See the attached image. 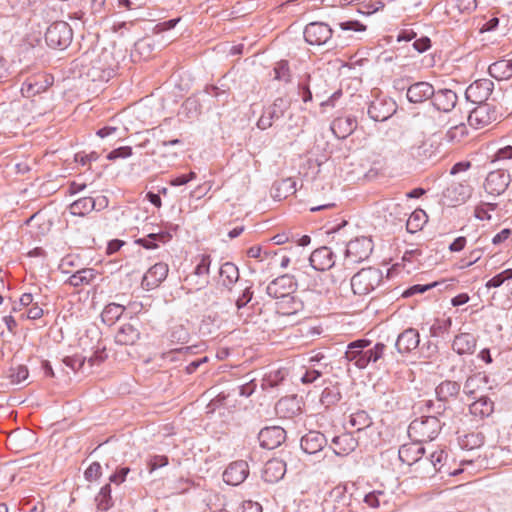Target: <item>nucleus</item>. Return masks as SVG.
<instances>
[{
    "mask_svg": "<svg viewBox=\"0 0 512 512\" xmlns=\"http://www.w3.org/2000/svg\"><path fill=\"white\" fill-rule=\"evenodd\" d=\"M433 107L440 112L449 113L451 112L458 101L457 94L447 88L435 90V95L432 97Z\"/></svg>",
    "mask_w": 512,
    "mask_h": 512,
    "instance_id": "a211bd4d",
    "label": "nucleus"
},
{
    "mask_svg": "<svg viewBox=\"0 0 512 512\" xmlns=\"http://www.w3.org/2000/svg\"><path fill=\"white\" fill-rule=\"evenodd\" d=\"M427 221V215L425 211L419 209L415 210L409 217L406 223V228L409 233H415L422 229L423 225Z\"/></svg>",
    "mask_w": 512,
    "mask_h": 512,
    "instance_id": "ea45409f",
    "label": "nucleus"
},
{
    "mask_svg": "<svg viewBox=\"0 0 512 512\" xmlns=\"http://www.w3.org/2000/svg\"><path fill=\"white\" fill-rule=\"evenodd\" d=\"M442 425L444 423L435 415L421 416L410 423L408 434L417 443L432 441L438 436Z\"/></svg>",
    "mask_w": 512,
    "mask_h": 512,
    "instance_id": "f03ea898",
    "label": "nucleus"
},
{
    "mask_svg": "<svg viewBox=\"0 0 512 512\" xmlns=\"http://www.w3.org/2000/svg\"><path fill=\"white\" fill-rule=\"evenodd\" d=\"M304 39L310 45H325L332 38L333 30L324 22H311L304 29Z\"/></svg>",
    "mask_w": 512,
    "mask_h": 512,
    "instance_id": "6e6552de",
    "label": "nucleus"
},
{
    "mask_svg": "<svg viewBox=\"0 0 512 512\" xmlns=\"http://www.w3.org/2000/svg\"><path fill=\"white\" fill-rule=\"evenodd\" d=\"M330 128L338 139H345L357 128V120L354 116L337 117Z\"/></svg>",
    "mask_w": 512,
    "mask_h": 512,
    "instance_id": "5701e85b",
    "label": "nucleus"
},
{
    "mask_svg": "<svg viewBox=\"0 0 512 512\" xmlns=\"http://www.w3.org/2000/svg\"><path fill=\"white\" fill-rule=\"evenodd\" d=\"M240 512H262V506L252 500L243 501Z\"/></svg>",
    "mask_w": 512,
    "mask_h": 512,
    "instance_id": "774afa93",
    "label": "nucleus"
},
{
    "mask_svg": "<svg viewBox=\"0 0 512 512\" xmlns=\"http://www.w3.org/2000/svg\"><path fill=\"white\" fill-rule=\"evenodd\" d=\"M284 380V374L282 371L271 372L263 378L262 388H274L277 387Z\"/></svg>",
    "mask_w": 512,
    "mask_h": 512,
    "instance_id": "a18cd8bd",
    "label": "nucleus"
},
{
    "mask_svg": "<svg viewBox=\"0 0 512 512\" xmlns=\"http://www.w3.org/2000/svg\"><path fill=\"white\" fill-rule=\"evenodd\" d=\"M102 475V467L100 463L93 462L90 466L85 470L84 476L88 481L98 480Z\"/></svg>",
    "mask_w": 512,
    "mask_h": 512,
    "instance_id": "13d9d810",
    "label": "nucleus"
},
{
    "mask_svg": "<svg viewBox=\"0 0 512 512\" xmlns=\"http://www.w3.org/2000/svg\"><path fill=\"white\" fill-rule=\"evenodd\" d=\"M95 501L97 508L103 511H107L113 506L110 484H106L100 489L99 493L95 497Z\"/></svg>",
    "mask_w": 512,
    "mask_h": 512,
    "instance_id": "a19ab883",
    "label": "nucleus"
},
{
    "mask_svg": "<svg viewBox=\"0 0 512 512\" xmlns=\"http://www.w3.org/2000/svg\"><path fill=\"white\" fill-rule=\"evenodd\" d=\"M460 383L452 380L442 381L435 389L438 402L448 403L451 399H456L460 393Z\"/></svg>",
    "mask_w": 512,
    "mask_h": 512,
    "instance_id": "cd10ccee",
    "label": "nucleus"
},
{
    "mask_svg": "<svg viewBox=\"0 0 512 512\" xmlns=\"http://www.w3.org/2000/svg\"><path fill=\"white\" fill-rule=\"evenodd\" d=\"M435 95V88L426 81L414 82L407 87L406 98L410 103L421 104L432 99Z\"/></svg>",
    "mask_w": 512,
    "mask_h": 512,
    "instance_id": "ddd939ff",
    "label": "nucleus"
},
{
    "mask_svg": "<svg viewBox=\"0 0 512 512\" xmlns=\"http://www.w3.org/2000/svg\"><path fill=\"white\" fill-rule=\"evenodd\" d=\"M286 439V431L280 426H269L260 430L258 440L265 449H275Z\"/></svg>",
    "mask_w": 512,
    "mask_h": 512,
    "instance_id": "f8f14e48",
    "label": "nucleus"
},
{
    "mask_svg": "<svg viewBox=\"0 0 512 512\" xmlns=\"http://www.w3.org/2000/svg\"><path fill=\"white\" fill-rule=\"evenodd\" d=\"M373 251L372 240L362 236L348 242L345 256L352 263H359L366 260Z\"/></svg>",
    "mask_w": 512,
    "mask_h": 512,
    "instance_id": "0eeeda50",
    "label": "nucleus"
},
{
    "mask_svg": "<svg viewBox=\"0 0 512 512\" xmlns=\"http://www.w3.org/2000/svg\"><path fill=\"white\" fill-rule=\"evenodd\" d=\"M447 457L448 454L442 449L436 450L430 454L429 461L433 466L435 472H441V469L443 467V464L446 462Z\"/></svg>",
    "mask_w": 512,
    "mask_h": 512,
    "instance_id": "49530a36",
    "label": "nucleus"
},
{
    "mask_svg": "<svg viewBox=\"0 0 512 512\" xmlns=\"http://www.w3.org/2000/svg\"><path fill=\"white\" fill-rule=\"evenodd\" d=\"M477 7L476 0H455L453 8H456L460 13H470Z\"/></svg>",
    "mask_w": 512,
    "mask_h": 512,
    "instance_id": "680f3d73",
    "label": "nucleus"
},
{
    "mask_svg": "<svg viewBox=\"0 0 512 512\" xmlns=\"http://www.w3.org/2000/svg\"><path fill=\"white\" fill-rule=\"evenodd\" d=\"M438 285V282H432V283H429V284H416V285H413L411 287H409L405 292H404V296H411V295H414V294H419V293H424L434 287H436Z\"/></svg>",
    "mask_w": 512,
    "mask_h": 512,
    "instance_id": "e2e57ef3",
    "label": "nucleus"
},
{
    "mask_svg": "<svg viewBox=\"0 0 512 512\" xmlns=\"http://www.w3.org/2000/svg\"><path fill=\"white\" fill-rule=\"evenodd\" d=\"M452 320L450 318L444 320H437L430 328V334L432 337H439L443 333L447 332L451 327Z\"/></svg>",
    "mask_w": 512,
    "mask_h": 512,
    "instance_id": "8fccbe9b",
    "label": "nucleus"
},
{
    "mask_svg": "<svg viewBox=\"0 0 512 512\" xmlns=\"http://www.w3.org/2000/svg\"><path fill=\"white\" fill-rule=\"evenodd\" d=\"M476 348V338L470 333H460L452 343V349L459 355L473 354Z\"/></svg>",
    "mask_w": 512,
    "mask_h": 512,
    "instance_id": "c85d7f7f",
    "label": "nucleus"
},
{
    "mask_svg": "<svg viewBox=\"0 0 512 512\" xmlns=\"http://www.w3.org/2000/svg\"><path fill=\"white\" fill-rule=\"evenodd\" d=\"M132 148L130 146H122L116 149H113L108 153L107 159L110 161H114L116 159H125L132 156Z\"/></svg>",
    "mask_w": 512,
    "mask_h": 512,
    "instance_id": "6e6d98bb",
    "label": "nucleus"
},
{
    "mask_svg": "<svg viewBox=\"0 0 512 512\" xmlns=\"http://www.w3.org/2000/svg\"><path fill=\"white\" fill-rule=\"evenodd\" d=\"M371 345V341L368 339H357L348 344L345 352V359L348 362H352L358 369H361V361L364 358L365 348Z\"/></svg>",
    "mask_w": 512,
    "mask_h": 512,
    "instance_id": "b1692460",
    "label": "nucleus"
},
{
    "mask_svg": "<svg viewBox=\"0 0 512 512\" xmlns=\"http://www.w3.org/2000/svg\"><path fill=\"white\" fill-rule=\"evenodd\" d=\"M249 475V465L244 460L230 463L223 473V480L226 484L238 486L242 484Z\"/></svg>",
    "mask_w": 512,
    "mask_h": 512,
    "instance_id": "4468645a",
    "label": "nucleus"
},
{
    "mask_svg": "<svg viewBox=\"0 0 512 512\" xmlns=\"http://www.w3.org/2000/svg\"><path fill=\"white\" fill-rule=\"evenodd\" d=\"M491 77L497 80H507L512 77V52L506 58L495 61L488 68Z\"/></svg>",
    "mask_w": 512,
    "mask_h": 512,
    "instance_id": "a878e982",
    "label": "nucleus"
},
{
    "mask_svg": "<svg viewBox=\"0 0 512 512\" xmlns=\"http://www.w3.org/2000/svg\"><path fill=\"white\" fill-rule=\"evenodd\" d=\"M73 39V31L70 25L64 21L52 23L45 33L47 45L53 49L63 50L67 48Z\"/></svg>",
    "mask_w": 512,
    "mask_h": 512,
    "instance_id": "20e7f679",
    "label": "nucleus"
},
{
    "mask_svg": "<svg viewBox=\"0 0 512 512\" xmlns=\"http://www.w3.org/2000/svg\"><path fill=\"white\" fill-rule=\"evenodd\" d=\"M98 158H99V154L95 151H92L89 154L77 153L75 155V161L77 163L81 164L82 166H85L91 162H95L98 160Z\"/></svg>",
    "mask_w": 512,
    "mask_h": 512,
    "instance_id": "69168bd1",
    "label": "nucleus"
},
{
    "mask_svg": "<svg viewBox=\"0 0 512 512\" xmlns=\"http://www.w3.org/2000/svg\"><path fill=\"white\" fill-rule=\"evenodd\" d=\"M322 372L316 369H308L301 377V381L304 384H311L315 382L318 378H320Z\"/></svg>",
    "mask_w": 512,
    "mask_h": 512,
    "instance_id": "338daca9",
    "label": "nucleus"
},
{
    "mask_svg": "<svg viewBox=\"0 0 512 512\" xmlns=\"http://www.w3.org/2000/svg\"><path fill=\"white\" fill-rule=\"evenodd\" d=\"M352 494H349L345 486H336L324 501V510L327 512H353L351 508Z\"/></svg>",
    "mask_w": 512,
    "mask_h": 512,
    "instance_id": "39448f33",
    "label": "nucleus"
},
{
    "mask_svg": "<svg viewBox=\"0 0 512 512\" xmlns=\"http://www.w3.org/2000/svg\"><path fill=\"white\" fill-rule=\"evenodd\" d=\"M107 357L108 355L106 353V347L104 345L101 346L100 343H98L93 353L90 356H87V361L89 362L90 366H94L104 362Z\"/></svg>",
    "mask_w": 512,
    "mask_h": 512,
    "instance_id": "de8ad7c7",
    "label": "nucleus"
},
{
    "mask_svg": "<svg viewBox=\"0 0 512 512\" xmlns=\"http://www.w3.org/2000/svg\"><path fill=\"white\" fill-rule=\"evenodd\" d=\"M94 210L92 197H83L74 201L69 206V211L74 216H85Z\"/></svg>",
    "mask_w": 512,
    "mask_h": 512,
    "instance_id": "58836bf2",
    "label": "nucleus"
},
{
    "mask_svg": "<svg viewBox=\"0 0 512 512\" xmlns=\"http://www.w3.org/2000/svg\"><path fill=\"white\" fill-rule=\"evenodd\" d=\"M419 343V332L414 328H407L398 335L395 348L399 354L408 355L419 346Z\"/></svg>",
    "mask_w": 512,
    "mask_h": 512,
    "instance_id": "f3484780",
    "label": "nucleus"
},
{
    "mask_svg": "<svg viewBox=\"0 0 512 512\" xmlns=\"http://www.w3.org/2000/svg\"><path fill=\"white\" fill-rule=\"evenodd\" d=\"M168 457L165 455L150 456L147 462L149 472H153L161 467L168 465Z\"/></svg>",
    "mask_w": 512,
    "mask_h": 512,
    "instance_id": "5fc2aeb1",
    "label": "nucleus"
},
{
    "mask_svg": "<svg viewBox=\"0 0 512 512\" xmlns=\"http://www.w3.org/2000/svg\"><path fill=\"white\" fill-rule=\"evenodd\" d=\"M172 235L168 231H160L157 233H150L146 237L139 238L136 243L145 249L158 248V243H166L170 241Z\"/></svg>",
    "mask_w": 512,
    "mask_h": 512,
    "instance_id": "2f4dec72",
    "label": "nucleus"
},
{
    "mask_svg": "<svg viewBox=\"0 0 512 512\" xmlns=\"http://www.w3.org/2000/svg\"><path fill=\"white\" fill-rule=\"evenodd\" d=\"M349 424L356 428L357 432H360L366 428H369L373 424V421L366 411L358 410L350 415Z\"/></svg>",
    "mask_w": 512,
    "mask_h": 512,
    "instance_id": "4c0bfd02",
    "label": "nucleus"
},
{
    "mask_svg": "<svg viewBox=\"0 0 512 512\" xmlns=\"http://www.w3.org/2000/svg\"><path fill=\"white\" fill-rule=\"evenodd\" d=\"M246 283H249V281H245ZM253 284L250 282L248 286L244 288L242 293L237 298L235 305L238 310L244 308L253 298V290H252Z\"/></svg>",
    "mask_w": 512,
    "mask_h": 512,
    "instance_id": "3c124183",
    "label": "nucleus"
},
{
    "mask_svg": "<svg viewBox=\"0 0 512 512\" xmlns=\"http://www.w3.org/2000/svg\"><path fill=\"white\" fill-rule=\"evenodd\" d=\"M484 436L481 433H470L464 436L461 446L466 449H474L483 444Z\"/></svg>",
    "mask_w": 512,
    "mask_h": 512,
    "instance_id": "c03bdc74",
    "label": "nucleus"
},
{
    "mask_svg": "<svg viewBox=\"0 0 512 512\" xmlns=\"http://www.w3.org/2000/svg\"><path fill=\"white\" fill-rule=\"evenodd\" d=\"M472 187L468 183H452L446 190L445 196L456 203H464L470 198Z\"/></svg>",
    "mask_w": 512,
    "mask_h": 512,
    "instance_id": "7c9ffc66",
    "label": "nucleus"
},
{
    "mask_svg": "<svg viewBox=\"0 0 512 512\" xmlns=\"http://www.w3.org/2000/svg\"><path fill=\"white\" fill-rule=\"evenodd\" d=\"M86 360H87V356L74 355V356L65 357L63 359V362L66 366H68L72 370L76 371L84 365Z\"/></svg>",
    "mask_w": 512,
    "mask_h": 512,
    "instance_id": "bf43d9fd",
    "label": "nucleus"
},
{
    "mask_svg": "<svg viewBox=\"0 0 512 512\" xmlns=\"http://www.w3.org/2000/svg\"><path fill=\"white\" fill-rule=\"evenodd\" d=\"M488 382V377L485 375L473 374L469 376L463 387V392L468 396H475L476 392L479 390L481 385H485Z\"/></svg>",
    "mask_w": 512,
    "mask_h": 512,
    "instance_id": "e433bc0d",
    "label": "nucleus"
},
{
    "mask_svg": "<svg viewBox=\"0 0 512 512\" xmlns=\"http://www.w3.org/2000/svg\"><path fill=\"white\" fill-rule=\"evenodd\" d=\"M29 376V372L26 366L19 365L14 369H11V373L9 375V378L11 379L12 383L19 384L23 381H25Z\"/></svg>",
    "mask_w": 512,
    "mask_h": 512,
    "instance_id": "603ef678",
    "label": "nucleus"
},
{
    "mask_svg": "<svg viewBox=\"0 0 512 512\" xmlns=\"http://www.w3.org/2000/svg\"><path fill=\"white\" fill-rule=\"evenodd\" d=\"M511 182L510 174L502 169L491 171L485 180V191L492 196H499L506 191Z\"/></svg>",
    "mask_w": 512,
    "mask_h": 512,
    "instance_id": "9b49d317",
    "label": "nucleus"
},
{
    "mask_svg": "<svg viewBox=\"0 0 512 512\" xmlns=\"http://www.w3.org/2000/svg\"><path fill=\"white\" fill-rule=\"evenodd\" d=\"M333 452L337 456H347L358 447V440L351 433H343L332 439Z\"/></svg>",
    "mask_w": 512,
    "mask_h": 512,
    "instance_id": "393cba45",
    "label": "nucleus"
},
{
    "mask_svg": "<svg viewBox=\"0 0 512 512\" xmlns=\"http://www.w3.org/2000/svg\"><path fill=\"white\" fill-rule=\"evenodd\" d=\"M204 92L216 98L217 101L225 103L228 100V90L216 85H207Z\"/></svg>",
    "mask_w": 512,
    "mask_h": 512,
    "instance_id": "09e8293b",
    "label": "nucleus"
},
{
    "mask_svg": "<svg viewBox=\"0 0 512 512\" xmlns=\"http://www.w3.org/2000/svg\"><path fill=\"white\" fill-rule=\"evenodd\" d=\"M368 115L377 122H383L390 118L395 112L394 103L385 100H376L370 103Z\"/></svg>",
    "mask_w": 512,
    "mask_h": 512,
    "instance_id": "4be33fe9",
    "label": "nucleus"
},
{
    "mask_svg": "<svg viewBox=\"0 0 512 512\" xmlns=\"http://www.w3.org/2000/svg\"><path fill=\"white\" fill-rule=\"evenodd\" d=\"M275 79L284 83L291 82V71L287 60H280L274 66Z\"/></svg>",
    "mask_w": 512,
    "mask_h": 512,
    "instance_id": "37998d69",
    "label": "nucleus"
},
{
    "mask_svg": "<svg viewBox=\"0 0 512 512\" xmlns=\"http://www.w3.org/2000/svg\"><path fill=\"white\" fill-rule=\"evenodd\" d=\"M169 267L166 263L159 262L150 267L142 278L141 285L146 290L157 288L167 277Z\"/></svg>",
    "mask_w": 512,
    "mask_h": 512,
    "instance_id": "2eb2a0df",
    "label": "nucleus"
},
{
    "mask_svg": "<svg viewBox=\"0 0 512 512\" xmlns=\"http://www.w3.org/2000/svg\"><path fill=\"white\" fill-rule=\"evenodd\" d=\"M220 284L231 291L240 278L239 268L232 262H225L219 269Z\"/></svg>",
    "mask_w": 512,
    "mask_h": 512,
    "instance_id": "bb28decb",
    "label": "nucleus"
},
{
    "mask_svg": "<svg viewBox=\"0 0 512 512\" xmlns=\"http://www.w3.org/2000/svg\"><path fill=\"white\" fill-rule=\"evenodd\" d=\"M297 287L298 280L295 279V276L283 274L268 283L266 293L271 298L280 299L278 303L279 311L286 315H292L303 306L302 302L293 296Z\"/></svg>",
    "mask_w": 512,
    "mask_h": 512,
    "instance_id": "f257e3e1",
    "label": "nucleus"
},
{
    "mask_svg": "<svg viewBox=\"0 0 512 512\" xmlns=\"http://www.w3.org/2000/svg\"><path fill=\"white\" fill-rule=\"evenodd\" d=\"M383 273L380 269L369 267L358 271L351 278V289L355 295L364 296L374 291L382 282Z\"/></svg>",
    "mask_w": 512,
    "mask_h": 512,
    "instance_id": "7ed1b4c3",
    "label": "nucleus"
},
{
    "mask_svg": "<svg viewBox=\"0 0 512 512\" xmlns=\"http://www.w3.org/2000/svg\"><path fill=\"white\" fill-rule=\"evenodd\" d=\"M425 453V448L417 443L404 444L400 446L398 451L399 459L402 463L412 464L421 459Z\"/></svg>",
    "mask_w": 512,
    "mask_h": 512,
    "instance_id": "c756f323",
    "label": "nucleus"
},
{
    "mask_svg": "<svg viewBox=\"0 0 512 512\" xmlns=\"http://www.w3.org/2000/svg\"><path fill=\"white\" fill-rule=\"evenodd\" d=\"M129 472V467H120L109 477V481L111 483L119 485L126 480V477Z\"/></svg>",
    "mask_w": 512,
    "mask_h": 512,
    "instance_id": "0e129e2a",
    "label": "nucleus"
},
{
    "mask_svg": "<svg viewBox=\"0 0 512 512\" xmlns=\"http://www.w3.org/2000/svg\"><path fill=\"white\" fill-rule=\"evenodd\" d=\"M426 411L431 413L430 415H435L439 418L442 416L444 412L447 410V403L445 402H437L435 403L432 400H428L425 402Z\"/></svg>",
    "mask_w": 512,
    "mask_h": 512,
    "instance_id": "864d4df0",
    "label": "nucleus"
},
{
    "mask_svg": "<svg viewBox=\"0 0 512 512\" xmlns=\"http://www.w3.org/2000/svg\"><path fill=\"white\" fill-rule=\"evenodd\" d=\"M327 445V439L319 431L311 430L302 436L300 446L303 452L307 454H317Z\"/></svg>",
    "mask_w": 512,
    "mask_h": 512,
    "instance_id": "6ab92c4d",
    "label": "nucleus"
},
{
    "mask_svg": "<svg viewBox=\"0 0 512 512\" xmlns=\"http://www.w3.org/2000/svg\"><path fill=\"white\" fill-rule=\"evenodd\" d=\"M210 265H211L210 255H202L199 263L196 265V267L194 269V275H196V276L208 275L210 272Z\"/></svg>",
    "mask_w": 512,
    "mask_h": 512,
    "instance_id": "4d7b16f0",
    "label": "nucleus"
},
{
    "mask_svg": "<svg viewBox=\"0 0 512 512\" xmlns=\"http://www.w3.org/2000/svg\"><path fill=\"white\" fill-rule=\"evenodd\" d=\"M381 497H384L382 491H372L365 495L363 501L371 508H378L380 506Z\"/></svg>",
    "mask_w": 512,
    "mask_h": 512,
    "instance_id": "052dcab7",
    "label": "nucleus"
},
{
    "mask_svg": "<svg viewBox=\"0 0 512 512\" xmlns=\"http://www.w3.org/2000/svg\"><path fill=\"white\" fill-rule=\"evenodd\" d=\"M96 274L93 268L80 269L68 278L67 283L73 287L88 285L94 280Z\"/></svg>",
    "mask_w": 512,
    "mask_h": 512,
    "instance_id": "72a5a7b5",
    "label": "nucleus"
},
{
    "mask_svg": "<svg viewBox=\"0 0 512 512\" xmlns=\"http://www.w3.org/2000/svg\"><path fill=\"white\" fill-rule=\"evenodd\" d=\"M494 410L493 401L487 396H481L470 405V411L481 417L489 416Z\"/></svg>",
    "mask_w": 512,
    "mask_h": 512,
    "instance_id": "f704fd0d",
    "label": "nucleus"
},
{
    "mask_svg": "<svg viewBox=\"0 0 512 512\" xmlns=\"http://www.w3.org/2000/svg\"><path fill=\"white\" fill-rule=\"evenodd\" d=\"M139 322L123 323L115 334V343L118 345H134L140 339Z\"/></svg>",
    "mask_w": 512,
    "mask_h": 512,
    "instance_id": "aec40b11",
    "label": "nucleus"
},
{
    "mask_svg": "<svg viewBox=\"0 0 512 512\" xmlns=\"http://www.w3.org/2000/svg\"><path fill=\"white\" fill-rule=\"evenodd\" d=\"M198 293V301L196 305L211 307L217 305L218 301V293L214 289H208L201 291L200 289H197Z\"/></svg>",
    "mask_w": 512,
    "mask_h": 512,
    "instance_id": "79ce46f5",
    "label": "nucleus"
},
{
    "mask_svg": "<svg viewBox=\"0 0 512 512\" xmlns=\"http://www.w3.org/2000/svg\"><path fill=\"white\" fill-rule=\"evenodd\" d=\"M290 100L284 97H278L268 107L264 108L262 115L257 121V127L266 130L273 125V122L284 116L290 107Z\"/></svg>",
    "mask_w": 512,
    "mask_h": 512,
    "instance_id": "423d86ee",
    "label": "nucleus"
},
{
    "mask_svg": "<svg viewBox=\"0 0 512 512\" xmlns=\"http://www.w3.org/2000/svg\"><path fill=\"white\" fill-rule=\"evenodd\" d=\"M54 78L49 74H35L28 77L21 86V93L26 98L34 97L42 92H45L52 86Z\"/></svg>",
    "mask_w": 512,
    "mask_h": 512,
    "instance_id": "1a4fd4ad",
    "label": "nucleus"
},
{
    "mask_svg": "<svg viewBox=\"0 0 512 512\" xmlns=\"http://www.w3.org/2000/svg\"><path fill=\"white\" fill-rule=\"evenodd\" d=\"M286 473V463L278 458L270 459L266 462L262 478L267 483H276L280 481Z\"/></svg>",
    "mask_w": 512,
    "mask_h": 512,
    "instance_id": "412c9836",
    "label": "nucleus"
},
{
    "mask_svg": "<svg viewBox=\"0 0 512 512\" xmlns=\"http://www.w3.org/2000/svg\"><path fill=\"white\" fill-rule=\"evenodd\" d=\"M311 267L316 271H326L335 265V254L326 246L315 249L310 257Z\"/></svg>",
    "mask_w": 512,
    "mask_h": 512,
    "instance_id": "dca6fc26",
    "label": "nucleus"
},
{
    "mask_svg": "<svg viewBox=\"0 0 512 512\" xmlns=\"http://www.w3.org/2000/svg\"><path fill=\"white\" fill-rule=\"evenodd\" d=\"M494 83L490 79H479L470 84L465 91V98L474 104H484L493 92Z\"/></svg>",
    "mask_w": 512,
    "mask_h": 512,
    "instance_id": "9d476101",
    "label": "nucleus"
},
{
    "mask_svg": "<svg viewBox=\"0 0 512 512\" xmlns=\"http://www.w3.org/2000/svg\"><path fill=\"white\" fill-rule=\"evenodd\" d=\"M125 307L117 303H109L101 313L102 321L107 325L114 324L124 313Z\"/></svg>",
    "mask_w": 512,
    "mask_h": 512,
    "instance_id": "c9c22d12",
    "label": "nucleus"
},
{
    "mask_svg": "<svg viewBox=\"0 0 512 512\" xmlns=\"http://www.w3.org/2000/svg\"><path fill=\"white\" fill-rule=\"evenodd\" d=\"M385 350L386 345L381 342H377L373 347L370 345L365 348L364 358L360 363L361 369H365L369 364H375L379 361L384 356Z\"/></svg>",
    "mask_w": 512,
    "mask_h": 512,
    "instance_id": "473e14b6",
    "label": "nucleus"
}]
</instances>
